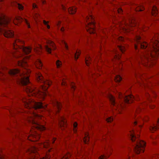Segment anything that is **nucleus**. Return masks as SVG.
Here are the masks:
<instances>
[{
	"mask_svg": "<svg viewBox=\"0 0 159 159\" xmlns=\"http://www.w3.org/2000/svg\"><path fill=\"white\" fill-rule=\"evenodd\" d=\"M122 22H119L116 25L113 24L111 27V30L104 29H101L98 34H96L97 37L100 40L101 43L105 42L107 37V35L109 33L112 34L114 38H116L118 35L116 33V31L118 30L120 33L123 32L128 33L133 30L134 28L135 33V38L134 40V48L136 51L138 50L139 48L145 49L148 47L147 50L143 53L140 57L139 62L147 67L151 68L156 64L157 61L159 57V34H156L151 40L148 45L146 42H142L140 35L142 34V31H145L148 29V27L144 25H139L137 24L135 20L133 18L129 19L127 20L122 18Z\"/></svg>",
	"mask_w": 159,
	"mask_h": 159,
	"instance_id": "obj_1",
	"label": "nucleus"
},
{
	"mask_svg": "<svg viewBox=\"0 0 159 159\" xmlns=\"http://www.w3.org/2000/svg\"><path fill=\"white\" fill-rule=\"evenodd\" d=\"M22 102L24 103L25 107L29 110V112L31 116L28 120L33 124L30 135L28 137V139L31 141H37L40 138V134L37 133V131H43L46 129L42 125L44 124L42 123V121L45 122V118L39 113L44 110L46 111L49 116L52 114H57L61 108V104L55 99L51 102L53 109H48L47 108V105H44L41 102H36L31 98L23 99Z\"/></svg>",
	"mask_w": 159,
	"mask_h": 159,
	"instance_id": "obj_2",
	"label": "nucleus"
},
{
	"mask_svg": "<svg viewBox=\"0 0 159 159\" xmlns=\"http://www.w3.org/2000/svg\"><path fill=\"white\" fill-rule=\"evenodd\" d=\"M30 57V56H26L24 57L21 61H20V83L23 85L29 84L25 89L28 96L36 97L40 101H43L48 93L47 90L51 85L52 82L49 80L45 81L42 74L39 72H37L35 75L36 80L38 83H43V85L41 86V89L43 91L42 92L38 90L30 83L29 78L31 71L28 68L27 64Z\"/></svg>",
	"mask_w": 159,
	"mask_h": 159,
	"instance_id": "obj_3",
	"label": "nucleus"
},
{
	"mask_svg": "<svg viewBox=\"0 0 159 159\" xmlns=\"http://www.w3.org/2000/svg\"><path fill=\"white\" fill-rule=\"evenodd\" d=\"M141 111V109L140 108L137 109L134 115L135 121L133 123L134 126H135L138 124L139 125V129L136 130V132L134 129H131L128 134L132 142L135 141L136 140L137 141L134 150L135 153L137 154L143 153L146 145V143L144 141L140 140L139 139L140 137L139 134L143 126V125L141 124H143V122H147L149 120V117L147 116H145L143 119L141 117L139 114Z\"/></svg>",
	"mask_w": 159,
	"mask_h": 159,
	"instance_id": "obj_4",
	"label": "nucleus"
},
{
	"mask_svg": "<svg viewBox=\"0 0 159 159\" xmlns=\"http://www.w3.org/2000/svg\"><path fill=\"white\" fill-rule=\"evenodd\" d=\"M37 147H39L41 148H49L48 151L46 153V156L45 157H43L40 159H50V156L49 155V153L53 150V149L52 148L51 145L49 143V140L47 139L43 143H39L35 146H33L30 148L27 151V152L31 154V158L29 159H37L39 157V154L38 152V150Z\"/></svg>",
	"mask_w": 159,
	"mask_h": 159,
	"instance_id": "obj_5",
	"label": "nucleus"
},
{
	"mask_svg": "<svg viewBox=\"0 0 159 159\" xmlns=\"http://www.w3.org/2000/svg\"><path fill=\"white\" fill-rule=\"evenodd\" d=\"M10 25V19L6 16L4 15L0 16V25L3 27V31L5 37L7 38H12L14 36V32L11 30H7V28H9Z\"/></svg>",
	"mask_w": 159,
	"mask_h": 159,
	"instance_id": "obj_6",
	"label": "nucleus"
},
{
	"mask_svg": "<svg viewBox=\"0 0 159 159\" xmlns=\"http://www.w3.org/2000/svg\"><path fill=\"white\" fill-rule=\"evenodd\" d=\"M86 20L88 23L86 27L87 31L90 34L94 33L95 32V23L94 18L91 13L89 14V15L87 16Z\"/></svg>",
	"mask_w": 159,
	"mask_h": 159,
	"instance_id": "obj_7",
	"label": "nucleus"
},
{
	"mask_svg": "<svg viewBox=\"0 0 159 159\" xmlns=\"http://www.w3.org/2000/svg\"><path fill=\"white\" fill-rule=\"evenodd\" d=\"M109 98L113 106V109L114 110L118 111L119 113H122V110L124 108V104L123 103L121 104L120 102L119 103H116L115 101V98L111 94L109 95Z\"/></svg>",
	"mask_w": 159,
	"mask_h": 159,
	"instance_id": "obj_8",
	"label": "nucleus"
},
{
	"mask_svg": "<svg viewBox=\"0 0 159 159\" xmlns=\"http://www.w3.org/2000/svg\"><path fill=\"white\" fill-rule=\"evenodd\" d=\"M135 77L136 79L138 80L139 78L140 79L141 81H142V83H139V85L140 86H144L145 88H148L150 89V85L151 84V83H149V80H146L145 78L143 75H141L140 74H135Z\"/></svg>",
	"mask_w": 159,
	"mask_h": 159,
	"instance_id": "obj_9",
	"label": "nucleus"
},
{
	"mask_svg": "<svg viewBox=\"0 0 159 159\" xmlns=\"http://www.w3.org/2000/svg\"><path fill=\"white\" fill-rule=\"evenodd\" d=\"M97 69L95 70V73L91 72L90 75H92V77L95 79L96 76H98L101 75L102 72L101 70V65L102 64V60L100 59L98 60V61L97 63Z\"/></svg>",
	"mask_w": 159,
	"mask_h": 159,
	"instance_id": "obj_10",
	"label": "nucleus"
},
{
	"mask_svg": "<svg viewBox=\"0 0 159 159\" xmlns=\"http://www.w3.org/2000/svg\"><path fill=\"white\" fill-rule=\"evenodd\" d=\"M46 51L49 53H51L52 50H54L56 49V46L54 43L50 40H47L46 44L45 45Z\"/></svg>",
	"mask_w": 159,
	"mask_h": 159,
	"instance_id": "obj_11",
	"label": "nucleus"
},
{
	"mask_svg": "<svg viewBox=\"0 0 159 159\" xmlns=\"http://www.w3.org/2000/svg\"><path fill=\"white\" fill-rule=\"evenodd\" d=\"M7 69L2 64H0V80L4 81L7 80V75L5 73L4 71Z\"/></svg>",
	"mask_w": 159,
	"mask_h": 159,
	"instance_id": "obj_12",
	"label": "nucleus"
},
{
	"mask_svg": "<svg viewBox=\"0 0 159 159\" xmlns=\"http://www.w3.org/2000/svg\"><path fill=\"white\" fill-rule=\"evenodd\" d=\"M105 149L106 152V156H101L99 157V159H107L112 154V149L111 146H108L105 148Z\"/></svg>",
	"mask_w": 159,
	"mask_h": 159,
	"instance_id": "obj_13",
	"label": "nucleus"
},
{
	"mask_svg": "<svg viewBox=\"0 0 159 159\" xmlns=\"http://www.w3.org/2000/svg\"><path fill=\"white\" fill-rule=\"evenodd\" d=\"M59 124L62 129H64L66 127V121L64 117L61 116L59 118Z\"/></svg>",
	"mask_w": 159,
	"mask_h": 159,
	"instance_id": "obj_14",
	"label": "nucleus"
},
{
	"mask_svg": "<svg viewBox=\"0 0 159 159\" xmlns=\"http://www.w3.org/2000/svg\"><path fill=\"white\" fill-rule=\"evenodd\" d=\"M83 152L79 150H78L77 152L75 153V159H88L85 155H83Z\"/></svg>",
	"mask_w": 159,
	"mask_h": 159,
	"instance_id": "obj_15",
	"label": "nucleus"
},
{
	"mask_svg": "<svg viewBox=\"0 0 159 159\" xmlns=\"http://www.w3.org/2000/svg\"><path fill=\"white\" fill-rule=\"evenodd\" d=\"M20 71L17 69H12L9 70L8 74L11 76L17 77L19 75Z\"/></svg>",
	"mask_w": 159,
	"mask_h": 159,
	"instance_id": "obj_16",
	"label": "nucleus"
},
{
	"mask_svg": "<svg viewBox=\"0 0 159 159\" xmlns=\"http://www.w3.org/2000/svg\"><path fill=\"white\" fill-rule=\"evenodd\" d=\"M121 57V54L118 52L116 51L115 52V55L113 61H115V60H117V63H119L120 62V64H119V67L120 69L121 68V64H122V62L119 61Z\"/></svg>",
	"mask_w": 159,
	"mask_h": 159,
	"instance_id": "obj_17",
	"label": "nucleus"
},
{
	"mask_svg": "<svg viewBox=\"0 0 159 159\" xmlns=\"http://www.w3.org/2000/svg\"><path fill=\"white\" fill-rule=\"evenodd\" d=\"M134 96L132 95H129L127 96H125L124 98V100L127 103H131L133 102L134 101Z\"/></svg>",
	"mask_w": 159,
	"mask_h": 159,
	"instance_id": "obj_18",
	"label": "nucleus"
},
{
	"mask_svg": "<svg viewBox=\"0 0 159 159\" xmlns=\"http://www.w3.org/2000/svg\"><path fill=\"white\" fill-rule=\"evenodd\" d=\"M34 51L37 54H40L42 51L41 46L40 44L35 43L34 46Z\"/></svg>",
	"mask_w": 159,
	"mask_h": 159,
	"instance_id": "obj_19",
	"label": "nucleus"
},
{
	"mask_svg": "<svg viewBox=\"0 0 159 159\" xmlns=\"http://www.w3.org/2000/svg\"><path fill=\"white\" fill-rule=\"evenodd\" d=\"M159 129V118L157 121V124L155 125H153L152 126H150L149 128L150 130L152 133L154 132Z\"/></svg>",
	"mask_w": 159,
	"mask_h": 159,
	"instance_id": "obj_20",
	"label": "nucleus"
},
{
	"mask_svg": "<svg viewBox=\"0 0 159 159\" xmlns=\"http://www.w3.org/2000/svg\"><path fill=\"white\" fill-rule=\"evenodd\" d=\"M20 41L19 39H16L13 43V47L14 49L17 50L19 52L20 50Z\"/></svg>",
	"mask_w": 159,
	"mask_h": 159,
	"instance_id": "obj_21",
	"label": "nucleus"
},
{
	"mask_svg": "<svg viewBox=\"0 0 159 159\" xmlns=\"http://www.w3.org/2000/svg\"><path fill=\"white\" fill-rule=\"evenodd\" d=\"M36 67L38 69H41L43 66V64L41 60L39 59H37L35 62Z\"/></svg>",
	"mask_w": 159,
	"mask_h": 159,
	"instance_id": "obj_22",
	"label": "nucleus"
},
{
	"mask_svg": "<svg viewBox=\"0 0 159 159\" xmlns=\"http://www.w3.org/2000/svg\"><path fill=\"white\" fill-rule=\"evenodd\" d=\"M118 47L122 53H123L126 49L128 45L126 44H123L121 45L118 46Z\"/></svg>",
	"mask_w": 159,
	"mask_h": 159,
	"instance_id": "obj_23",
	"label": "nucleus"
},
{
	"mask_svg": "<svg viewBox=\"0 0 159 159\" xmlns=\"http://www.w3.org/2000/svg\"><path fill=\"white\" fill-rule=\"evenodd\" d=\"M32 48L30 47H23L22 50L23 52L26 54L30 53L31 51Z\"/></svg>",
	"mask_w": 159,
	"mask_h": 159,
	"instance_id": "obj_24",
	"label": "nucleus"
},
{
	"mask_svg": "<svg viewBox=\"0 0 159 159\" xmlns=\"http://www.w3.org/2000/svg\"><path fill=\"white\" fill-rule=\"evenodd\" d=\"M77 8L75 7H72L69 8L68 11L69 13L71 14H74L76 11Z\"/></svg>",
	"mask_w": 159,
	"mask_h": 159,
	"instance_id": "obj_25",
	"label": "nucleus"
},
{
	"mask_svg": "<svg viewBox=\"0 0 159 159\" xmlns=\"http://www.w3.org/2000/svg\"><path fill=\"white\" fill-rule=\"evenodd\" d=\"M158 14V11L156 6H154L152 7V14L154 16H156Z\"/></svg>",
	"mask_w": 159,
	"mask_h": 159,
	"instance_id": "obj_26",
	"label": "nucleus"
},
{
	"mask_svg": "<svg viewBox=\"0 0 159 159\" xmlns=\"http://www.w3.org/2000/svg\"><path fill=\"white\" fill-rule=\"evenodd\" d=\"M85 61L86 65L88 66L89 65V64L92 62L91 58L89 55H87L85 58Z\"/></svg>",
	"mask_w": 159,
	"mask_h": 159,
	"instance_id": "obj_27",
	"label": "nucleus"
},
{
	"mask_svg": "<svg viewBox=\"0 0 159 159\" xmlns=\"http://www.w3.org/2000/svg\"><path fill=\"white\" fill-rule=\"evenodd\" d=\"M89 139L88 133L87 132H85L84 134V137L83 139L84 142L85 143H87L89 141Z\"/></svg>",
	"mask_w": 159,
	"mask_h": 159,
	"instance_id": "obj_28",
	"label": "nucleus"
},
{
	"mask_svg": "<svg viewBox=\"0 0 159 159\" xmlns=\"http://www.w3.org/2000/svg\"><path fill=\"white\" fill-rule=\"evenodd\" d=\"M81 51L80 50H77L75 56V60L76 61L79 58V56L80 55Z\"/></svg>",
	"mask_w": 159,
	"mask_h": 159,
	"instance_id": "obj_29",
	"label": "nucleus"
},
{
	"mask_svg": "<svg viewBox=\"0 0 159 159\" xmlns=\"http://www.w3.org/2000/svg\"><path fill=\"white\" fill-rule=\"evenodd\" d=\"M114 14L115 13L116 14V16H119V15H121L122 12V10L120 8H119L117 9V11H113Z\"/></svg>",
	"mask_w": 159,
	"mask_h": 159,
	"instance_id": "obj_30",
	"label": "nucleus"
},
{
	"mask_svg": "<svg viewBox=\"0 0 159 159\" xmlns=\"http://www.w3.org/2000/svg\"><path fill=\"white\" fill-rule=\"evenodd\" d=\"M62 43L65 45L66 52L67 53H70L69 49L67 43L64 40H62Z\"/></svg>",
	"mask_w": 159,
	"mask_h": 159,
	"instance_id": "obj_31",
	"label": "nucleus"
},
{
	"mask_svg": "<svg viewBox=\"0 0 159 159\" xmlns=\"http://www.w3.org/2000/svg\"><path fill=\"white\" fill-rule=\"evenodd\" d=\"M56 66L57 68H61L62 66V62L60 60H57L56 62Z\"/></svg>",
	"mask_w": 159,
	"mask_h": 159,
	"instance_id": "obj_32",
	"label": "nucleus"
},
{
	"mask_svg": "<svg viewBox=\"0 0 159 159\" xmlns=\"http://www.w3.org/2000/svg\"><path fill=\"white\" fill-rule=\"evenodd\" d=\"M144 8L142 5H140L136 7L135 9L136 11H142L144 10Z\"/></svg>",
	"mask_w": 159,
	"mask_h": 159,
	"instance_id": "obj_33",
	"label": "nucleus"
},
{
	"mask_svg": "<svg viewBox=\"0 0 159 159\" xmlns=\"http://www.w3.org/2000/svg\"><path fill=\"white\" fill-rule=\"evenodd\" d=\"M43 24L46 26L47 28L48 29H50V26L48 24L49 23V21H46L45 20H43Z\"/></svg>",
	"mask_w": 159,
	"mask_h": 159,
	"instance_id": "obj_34",
	"label": "nucleus"
},
{
	"mask_svg": "<svg viewBox=\"0 0 159 159\" xmlns=\"http://www.w3.org/2000/svg\"><path fill=\"white\" fill-rule=\"evenodd\" d=\"M78 124L76 122H75L73 124V131L74 133H76L77 132V127Z\"/></svg>",
	"mask_w": 159,
	"mask_h": 159,
	"instance_id": "obj_35",
	"label": "nucleus"
},
{
	"mask_svg": "<svg viewBox=\"0 0 159 159\" xmlns=\"http://www.w3.org/2000/svg\"><path fill=\"white\" fill-rule=\"evenodd\" d=\"M14 24L19 25L20 24L19 17H17L14 20L13 22Z\"/></svg>",
	"mask_w": 159,
	"mask_h": 159,
	"instance_id": "obj_36",
	"label": "nucleus"
},
{
	"mask_svg": "<svg viewBox=\"0 0 159 159\" xmlns=\"http://www.w3.org/2000/svg\"><path fill=\"white\" fill-rule=\"evenodd\" d=\"M122 80V78L120 76V75H117L115 79V81L116 82H120Z\"/></svg>",
	"mask_w": 159,
	"mask_h": 159,
	"instance_id": "obj_37",
	"label": "nucleus"
},
{
	"mask_svg": "<svg viewBox=\"0 0 159 159\" xmlns=\"http://www.w3.org/2000/svg\"><path fill=\"white\" fill-rule=\"evenodd\" d=\"M118 41H120L122 43L126 42V39H125L122 36H119L118 38Z\"/></svg>",
	"mask_w": 159,
	"mask_h": 159,
	"instance_id": "obj_38",
	"label": "nucleus"
},
{
	"mask_svg": "<svg viewBox=\"0 0 159 159\" xmlns=\"http://www.w3.org/2000/svg\"><path fill=\"white\" fill-rule=\"evenodd\" d=\"M11 5L12 6H14V7H17V6H18V9L19 10H20V4L19 3H17L16 2H12L11 4Z\"/></svg>",
	"mask_w": 159,
	"mask_h": 159,
	"instance_id": "obj_39",
	"label": "nucleus"
},
{
	"mask_svg": "<svg viewBox=\"0 0 159 159\" xmlns=\"http://www.w3.org/2000/svg\"><path fill=\"white\" fill-rule=\"evenodd\" d=\"M40 15L38 13H36L34 16V18L36 21L40 18Z\"/></svg>",
	"mask_w": 159,
	"mask_h": 159,
	"instance_id": "obj_40",
	"label": "nucleus"
},
{
	"mask_svg": "<svg viewBox=\"0 0 159 159\" xmlns=\"http://www.w3.org/2000/svg\"><path fill=\"white\" fill-rule=\"evenodd\" d=\"M71 154L69 153H67L61 159H69L70 157Z\"/></svg>",
	"mask_w": 159,
	"mask_h": 159,
	"instance_id": "obj_41",
	"label": "nucleus"
},
{
	"mask_svg": "<svg viewBox=\"0 0 159 159\" xmlns=\"http://www.w3.org/2000/svg\"><path fill=\"white\" fill-rule=\"evenodd\" d=\"M113 120L112 117L111 116L107 118L106 119V121L108 123H110L113 121Z\"/></svg>",
	"mask_w": 159,
	"mask_h": 159,
	"instance_id": "obj_42",
	"label": "nucleus"
},
{
	"mask_svg": "<svg viewBox=\"0 0 159 159\" xmlns=\"http://www.w3.org/2000/svg\"><path fill=\"white\" fill-rule=\"evenodd\" d=\"M70 86L71 87V90L74 91L75 89V84L74 83H71L70 84Z\"/></svg>",
	"mask_w": 159,
	"mask_h": 159,
	"instance_id": "obj_43",
	"label": "nucleus"
},
{
	"mask_svg": "<svg viewBox=\"0 0 159 159\" xmlns=\"http://www.w3.org/2000/svg\"><path fill=\"white\" fill-rule=\"evenodd\" d=\"M145 96L146 98L148 100V101L149 102H151V100L150 98V95L148 94V93H146L145 94Z\"/></svg>",
	"mask_w": 159,
	"mask_h": 159,
	"instance_id": "obj_44",
	"label": "nucleus"
},
{
	"mask_svg": "<svg viewBox=\"0 0 159 159\" xmlns=\"http://www.w3.org/2000/svg\"><path fill=\"white\" fill-rule=\"evenodd\" d=\"M15 52L16 53L14 54V56L16 58H18V55L19 54V52H17V50H15Z\"/></svg>",
	"mask_w": 159,
	"mask_h": 159,
	"instance_id": "obj_45",
	"label": "nucleus"
},
{
	"mask_svg": "<svg viewBox=\"0 0 159 159\" xmlns=\"http://www.w3.org/2000/svg\"><path fill=\"white\" fill-rule=\"evenodd\" d=\"M150 138L152 140H155L159 138V136L157 137L155 135H152L150 137Z\"/></svg>",
	"mask_w": 159,
	"mask_h": 159,
	"instance_id": "obj_46",
	"label": "nucleus"
},
{
	"mask_svg": "<svg viewBox=\"0 0 159 159\" xmlns=\"http://www.w3.org/2000/svg\"><path fill=\"white\" fill-rule=\"evenodd\" d=\"M61 85L62 86H65L66 85V80L65 79H63L62 80V82L61 83Z\"/></svg>",
	"mask_w": 159,
	"mask_h": 159,
	"instance_id": "obj_47",
	"label": "nucleus"
},
{
	"mask_svg": "<svg viewBox=\"0 0 159 159\" xmlns=\"http://www.w3.org/2000/svg\"><path fill=\"white\" fill-rule=\"evenodd\" d=\"M67 25H64L61 28V31L62 32H63L65 30V28L66 27V28L67 29Z\"/></svg>",
	"mask_w": 159,
	"mask_h": 159,
	"instance_id": "obj_48",
	"label": "nucleus"
},
{
	"mask_svg": "<svg viewBox=\"0 0 159 159\" xmlns=\"http://www.w3.org/2000/svg\"><path fill=\"white\" fill-rule=\"evenodd\" d=\"M152 159H159V154L154 155Z\"/></svg>",
	"mask_w": 159,
	"mask_h": 159,
	"instance_id": "obj_49",
	"label": "nucleus"
},
{
	"mask_svg": "<svg viewBox=\"0 0 159 159\" xmlns=\"http://www.w3.org/2000/svg\"><path fill=\"white\" fill-rule=\"evenodd\" d=\"M25 23H26V24H27V26H28V28H30V23L28 22V20L25 19Z\"/></svg>",
	"mask_w": 159,
	"mask_h": 159,
	"instance_id": "obj_50",
	"label": "nucleus"
},
{
	"mask_svg": "<svg viewBox=\"0 0 159 159\" xmlns=\"http://www.w3.org/2000/svg\"><path fill=\"white\" fill-rule=\"evenodd\" d=\"M9 113L12 116H15L16 115V111H15L14 112L13 114H12V111H11L9 110Z\"/></svg>",
	"mask_w": 159,
	"mask_h": 159,
	"instance_id": "obj_51",
	"label": "nucleus"
},
{
	"mask_svg": "<svg viewBox=\"0 0 159 159\" xmlns=\"http://www.w3.org/2000/svg\"><path fill=\"white\" fill-rule=\"evenodd\" d=\"M14 80H16L17 84H20V81L19 80V76L15 78Z\"/></svg>",
	"mask_w": 159,
	"mask_h": 159,
	"instance_id": "obj_52",
	"label": "nucleus"
},
{
	"mask_svg": "<svg viewBox=\"0 0 159 159\" xmlns=\"http://www.w3.org/2000/svg\"><path fill=\"white\" fill-rule=\"evenodd\" d=\"M4 15L3 14H0V16H1V15ZM3 27H2L1 25H0V34L3 31Z\"/></svg>",
	"mask_w": 159,
	"mask_h": 159,
	"instance_id": "obj_53",
	"label": "nucleus"
},
{
	"mask_svg": "<svg viewBox=\"0 0 159 159\" xmlns=\"http://www.w3.org/2000/svg\"><path fill=\"white\" fill-rule=\"evenodd\" d=\"M123 98V95L121 93H119V98L120 99H121Z\"/></svg>",
	"mask_w": 159,
	"mask_h": 159,
	"instance_id": "obj_54",
	"label": "nucleus"
},
{
	"mask_svg": "<svg viewBox=\"0 0 159 159\" xmlns=\"http://www.w3.org/2000/svg\"><path fill=\"white\" fill-rule=\"evenodd\" d=\"M33 9H34L35 8H37V6L35 3H33Z\"/></svg>",
	"mask_w": 159,
	"mask_h": 159,
	"instance_id": "obj_55",
	"label": "nucleus"
},
{
	"mask_svg": "<svg viewBox=\"0 0 159 159\" xmlns=\"http://www.w3.org/2000/svg\"><path fill=\"white\" fill-rule=\"evenodd\" d=\"M149 106L150 108L152 109H153L155 107V105H149Z\"/></svg>",
	"mask_w": 159,
	"mask_h": 159,
	"instance_id": "obj_56",
	"label": "nucleus"
},
{
	"mask_svg": "<svg viewBox=\"0 0 159 159\" xmlns=\"http://www.w3.org/2000/svg\"><path fill=\"white\" fill-rule=\"evenodd\" d=\"M61 7L63 10L65 11L66 9V7L63 5H62Z\"/></svg>",
	"mask_w": 159,
	"mask_h": 159,
	"instance_id": "obj_57",
	"label": "nucleus"
},
{
	"mask_svg": "<svg viewBox=\"0 0 159 159\" xmlns=\"http://www.w3.org/2000/svg\"><path fill=\"white\" fill-rule=\"evenodd\" d=\"M56 140V138H53L52 139V143H53Z\"/></svg>",
	"mask_w": 159,
	"mask_h": 159,
	"instance_id": "obj_58",
	"label": "nucleus"
},
{
	"mask_svg": "<svg viewBox=\"0 0 159 159\" xmlns=\"http://www.w3.org/2000/svg\"><path fill=\"white\" fill-rule=\"evenodd\" d=\"M61 24V22L60 21H59L57 24V25L58 26H60Z\"/></svg>",
	"mask_w": 159,
	"mask_h": 159,
	"instance_id": "obj_59",
	"label": "nucleus"
},
{
	"mask_svg": "<svg viewBox=\"0 0 159 159\" xmlns=\"http://www.w3.org/2000/svg\"><path fill=\"white\" fill-rule=\"evenodd\" d=\"M122 159H130V157H123Z\"/></svg>",
	"mask_w": 159,
	"mask_h": 159,
	"instance_id": "obj_60",
	"label": "nucleus"
},
{
	"mask_svg": "<svg viewBox=\"0 0 159 159\" xmlns=\"http://www.w3.org/2000/svg\"><path fill=\"white\" fill-rule=\"evenodd\" d=\"M156 20L157 21H159V15L158 16L156 17Z\"/></svg>",
	"mask_w": 159,
	"mask_h": 159,
	"instance_id": "obj_61",
	"label": "nucleus"
},
{
	"mask_svg": "<svg viewBox=\"0 0 159 159\" xmlns=\"http://www.w3.org/2000/svg\"><path fill=\"white\" fill-rule=\"evenodd\" d=\"M20 10H23V7L20 4Z\"/></svg>",
	"mask_w": 159,
	"mask_h": 159,
	"instance_id": "obj_62",
	"label": "nucleus"
},
{
	"mask_svg": "<svg viewBox=\"0 0 159 159\" xmlns=\"http://www.w3.org/2000/svg\"><path fill=\"white\" fill-rule=\"evenodd\" d=\"M42 2V3L43 4H44L45 3V0H41Z\"/></svg>",
	"mask_w": 159,
	"mask_h": 159,
	"instance_id": "obj_63",
	"label": "nucleus"
},
{
	"mask_svg": "<svg viewBox=\"0 0 159 159\" xmlns=\"http://www.w3.org/2000/svg\"><path fill=\"white\" fill-rule=\"evenodd\" d=\"M146 103H143V104L142 105V107H143V106H144L145 105H146Z\"/></svg>",
	"mask_w": 159,
	"mask_h": 159,
	"instance_id": "obj_64",
	"label": "nucleus"
}]
</instances>
